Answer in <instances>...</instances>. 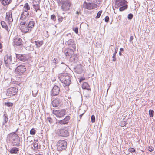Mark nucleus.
Returning <instances> with one entry per match:
<instances>
[{"mask_svg": "<svg viewBox=\"0 0 155 155\" xmlns=\"http://www.w3.org/2000/svg\"><path fill=\"white\" fill-rule=\"evenodd\" d=\"M126 124V121H122L121 122V127H124L125 126Z\"/></svg>", "mask_w": 155, "mask_h": 155, "instance_id": "nucleus-40", "label": "nucleus"}, {"mask_svg": "<svg viewBox=\"0 0 155 155\" xmlns=\"http://www.w3.org/2000/svg\"><path fill=\"white\" fill-rule=\"evenodd\" d=\"M70 119V117L69 116H67L64 119L59 121L58 124L61 125L67 124L68 122Z\"/></svg>", "mask_w": 155, "mask_h": 155, "instance_id": "nucleus-18", "label": "nucleus"}, {"mask_svg": "<svg viewBox=\"0 0 155 155\" xmlns=\"http://www.w3.org/2000/svg\"><path fill=\"white\" fill-rule=\"evenodd\" d=\"M15 54L16 58L22 61L25 62L27 59V57L25 55Z\"/></svg>", "mask_w": 155, "mask_h": 155, "instance_id": "nucleus-17", "label": "nucleus"}, {"mask_svg": "<svg viewBox=\"0 0 155 155\" xmlns=\"http://www.w3.org/2000/svg\"><path fill=\"white\" fill-rule=\"evenodd\" d=\"M83 7L85 9L91 10L96 8L97 7V5L96 4L93 3H87L85 1L83 3Z\"/></svg>", "mask_w": 155, "mask_h": 155, "instance_id": "nucleus-7", "label": "nucleus"}, {"mask_svg": "<svg viewBox=\"0 0 155 155\" xmlns=\"http://www.w3.org/2000/svg\"><path fill=\"white\" fill-rule=\"evenodd\" d=\"M18 91V89L16 88L11 87L7 90V94L8 96H12L15 95Z\"/></svg>", "mask_w": 155, "mask_h": 155, "instance_id": "nucleus-12", "label": "nucleus"}, {"mask_svg": "<svg viewBox=\"0 0 155 155\" xmlns=\"http://www.w3.org/2000/svg\"><path fill=\"white\" fill-rule=\"evenodd\" d=\"M115 56H116L115 53H114L113 54L112 58H113V59L112 61H115L116 60Z\"/></svg>", "mask_w": 155, "mask_h": 155, "instance_id": "nucleus-42", "label": "nucleus"}, {"mask_svg": "<svg viewBox=\"0 0 155 155\" xmlns=\"http://www.w3.org/2000/svg\"><path fill=\"white\" fill-rule=\"evenodd\" d=\"M8 115L6 113H4L3 115V121L2 123L3 125H4L5 123H7L8 121Z\"/></svg>", "mask_w": 155, "mask_h": 155, "instance_id": "nucleus-23", "label": "nucleus"}, {"mask_svg": "<svg viewBox=\"0 0 155 155\" xmlns=\"http://www.w3.org/2000/svg\"><path fill=\"white\" fill-rule=\"evenodd\" d=\"M59 5L62 4L61 8L63 11L69 10L71 6L69 0H56Z\"/></svg>", "mask_w": 155, "mask_h": 155, "instance_id": "nucleus-1", "label": "nucleus"}, {"mask_svg": "<svg viewBox=\"0 0 155 155\" xmlns=\"http://www.w3.org/2000/svg\"><path fill=\"white\" fill-rule=\"evenodd\" d=\"M82 88L83 89H88L89 86L87 83L84 82L82 84Z\"/></svg>", "mask_w": 155, "mask_h": 155, "instance_id": "nucleus-28", "label": "nucleus"}, {"mask_svg": "<svg viewBox=\"0 0 155 155\" xmlns=\"http://www.w3.org/2000/svg\"><path fill=\"white\" fill-rule=\"evenodd\" d=\"M5 104L8 107L12 106L13 105V104L11 102H8L7 103H5Z\"/></svg>", "mask_w": 155, "mask_h": 155, "instance_id": "nucleus-37", "label": "nucleus"}, {"mask_svg": "<svg viewBox=\"0 0 155 155\" xmlns=\"http://www.w3.org/2000/svg\"><path fill=\"white\" fill-rule=\"evenodd\" d=\"M6 20L9 24H10L13 21L12 13L11 11H9L6 12Z\"/></svg>", "mask_w": 155, "mask_h": 155, "instance_id": "nucleus-15", "label": "nucleus"}, {"mask_svg": "<svg viewBox=\"0 0 155 155\" xmlns=\"http://www.w3.org/2000/svg\"><path fill=\"white\" fill-rule=\"evenodd\" d=\"M91 121L92 123L95 122V117L94 115H92L91 117Z\"/></svg>", "mask_w": 155, "mask_h": 155, "instance_id": "nucleus-38", "label": "nucleus"}, {"mask_svg": "<svg viewBox=\"0 0 155 155\" xmlns=\"http://www.w3.org/2000/svg\"><path fill=\"white\" fill-rule=\"evenodd\" d=\"M36 133V130L34 128L32 129L30 131V134L31 135H34Z\"/></svg>", "mask_w": 155, "mask_h": 155, "instance_id": "nucleus-34", "label": "nucleus"}, {"mask_svg": "<svg viewBox=\"0 0 155 155\" xmlns=\"http://www.w3.org/2000/svg\"><path fill=\"white\" fill-rule=\"evenodd\" d=\"M30 9V8L29 5L28 3H26L24 6L23 9V11L26 10L27 11L29 10Z\"/></svg>", "mask_w": 155, "mask_h": 155, "instance_id": "nucleus-30", "label": "nucleus"}, {"mask_svg": "<svg viewBox=\"0 0 155 155\" xmlns=\"http://www.w3.org/2000/svg\"><path fill=\"white\" fill-rule=\"evenodd\" d=\"M70 60L72 62L75 61H76V57H75L74 55H72L70 57Z\"/></svg>", "mask_w": 155, "mask_h": 155, "instance_id": "nucleus-33", "label": "nucleus"}, {"mask_svg": "<svg viewBox=\"0 0 155 155\" xmlns=\"http://www.w3.org/2000/svg\"><path fill=\"white\" fill-rule=\"evenodd\" d=\"M12 144L14 146H18L20 144V139L19 138H18V139H15L14 140L12 141Z\"/></svg>", "mask_w": 155, "mask_h": 155, "instance_id": "nucleus-24", "label": "nucleus"}, {"mask_svg": "<svg viewBox=\"0 0 155 155\" xmlns=\"http://www.w3.org/2000/svg\"><path fill=\"white\" fill-rule=\"evenodd\" d=\"M31 50H33V48H31Z\"/></svg>", "mask_w": 155, "mask_h": 155, "instance_id": "nucleus-60", "label": "nucleus"}, {"mask_svg": "<svg viewBox=\"0 0 155 155\" xmlns=\"http://www.w3.org/2000/svg\"><path fill=\"white\" fill-rule=\"evenodd\" d=\"M117 51H118V48H116L115 49V53H115V54H116V53L117 52Z\"/></svg>", "mask_w": 155, "mask_h": 155, "instance_id": "nucleus-51", "label": "nucleus"}, {"mask_svg": "<svg viewBox=\"0 0 155 155\" xmlns=\"http://www.w3.org/2000/svg\"><path fill=\"white\" fill-rule=\"evenodd\" d=\"M58 135L61 137H66L68 135V132L66 129L62 128L57 131Z\"/></svg>", "mask_w": 155, "mask_h": 155, "instance_id": "nucleus-10", "label": "nucleus"}, {"mask_svg": "<svg viewBox=\"0 0 155 155\" xmlns=\"http://www.w3.org/2000/svg\"><path fill=\"white\" fill-rule=\"evenodd\" d=\"M116 5L118 7H121L119 8L120 11H123L127 8V5L125 0H116Z\"/></svg>", "mask_w": 155, "mask_h": 155, "instance_id": "nucleus-4", "label": "nucleus"}, {"mask_svg": "<svg viewBox=\"0 0 155 155\" xmlns=\"http://www.w3.org/2000/svg\"><path fill=\"white\" fill-rule=\"evenodd\" d=\"M22 41V39L21 38H16L14 40V45L19 46L21 45Z\"/></svg>", "mask_w": 155, "mask_h": 155, "instance_id": "nucleus-21", "label": "nucleus"}, {"mask_svg": "<svg viewBox=\"0 0 155 155\" xmlns=\"http://www.w3.org/2000/svg\"><path fill=\"white\" fill-rule=\"evenodd\" d=\"M53 61L54 62L56 63V59L55 58H54V59L53 60Z\"/></svg>", "mask_w": 155, "mask_h": 155, "instance_id": "nucleus-52", "label": "nucleus"}, {"mask_svg": "<svg viewBox=\"0 0 155 155\" xmlns=\"http://www.w3.org/2000/svg\"><path fill=\"white\" fill-rule=\"evenodd\" d=\"M12 0H2V4L4 5L5 6L10 3Z\"/></svg>", "mask_w": 155, "mask_h": 155, "instance_id": "nucleus-29", "label": "nucleus"}, {"mask_svg": "<svg viewBox=\"0 0 155 155\" xmlns=\"http://www.w3.org/2000/svg\"><path fill=\"white\" fill-rule=\"evenodd\" d=\"M133 39V37L132 36H131L130 38V41L131 42Z\"/></svg>", "mask_w": 155, "mask_h": 155, "instance_id": "nucleus-50", "label": "nucleus"}, {"mask_svg": "<svg viewBox=\"0 0 155 155\" xmlns=\"http://www.w3.org/2000/svg\"><path fill=\"white\" fill-rule=\"evenodd\" d=\"M60 100L58 98H56L52 102V104L54 107H57L60 104Z\"/></svg>", "mask_w": 155, "mask_h": 155, "instance_id": "nucleus-20", "label": "nucleus"}, {"mask_svg": "<svg viewBox=\"0 0 155 155\" xmlns=\"http://www.w3.org/2000/svg\"><path fill=\"white\" fill-rule=\"evenodd\" d=\"M29 15V12L28 11L26 10L23 11L20 18V22L27 21V18L28 17Z\"/></svg>", "mask_w": 155, "mask_h": 155, "instance_id": "nucleus-11", "label": "nucleus"}, {"mask_svg": "<svg viewBox=\"0 0 155 155\" xmlns=\"http://www.w3.org/2000/svg\"><path fill=\"white\" fill-rule=\"evenodd\" d=\"M2 48V46H1V44L0 43V49H1Z\"/></svg>", "mask_w": 155, "mask_h": 155, "instance_id": "nucleus-59", "label": "nucleus"}, {"mask_svg": "<svg viewBox=\"0 0 155 155\" xmlns=\"http://www.w3.org/2000/svg\"><path fill=\"white\" fill-rule=\"evenodd\" d=\"M35 24V23L34 21H30L28 23V27H29V28L31 29V28H33Z\"/></svg>", "mask_w": 155, "mask_h": 155, "instance_id": "nucleus-31", "label": "nucleus"}, {"mask_svg": "<svg viewBox=\"0 0 155 155\" xmlns=\"http://www.w3.org/2000/svg\"><path fill=\"white\" fill-rule=\"evenodd\" d=\"M38 90H37L36 91H32V94L34 97H35L36 96V94L38 92Z\"/></svg>", "mask_w": 155, "mask_h": 155, "instance_id": "nucleus-43", "label": "nucleus"}, {"mask_svg": "<svg viewBox=\"0 0 155 155\" xmlns=\"http://www.w3.org/2000/svg\"><path fill=\"white\" fill-rule=\"evenodd\" d=\"M27 21L20 22L21 30L23 33H26L31 31V29L27 25Z\"/></svg>", "mask_w": 155, "mask_h": 155, "instance_id": "nucleus-5", "label": "nucleus"}, {"mask_svg": "<svg viewBox=\"0 0 155 155\" xmlns=\"http://www.w3.org/2000/svg\"><path fill=\"white\" fill-rule=\"evenodd\" d=\"M18 151V149L17 148L13 147L11 149L10 152L11 153H17Z\"/></svg>", "mask_w": 155, "mask_h": 155, "instance_id": "nucleus-27", "label": "nucleus"}, {"mask_svg": "<svg viewBox=\"0 0 155 155\" xmlns=\"http://www.w3.org/2000/svg\"><path fill=\"white\" fill-rule=\"evenodd\" d=\"M33 147L35 149H37L38 147V144L36 142H35L33 143Z\"/></svg>", "mask_w": 155, "mask_h": 155, "instance_id": "nucleus-36", "label": "nucleus"}, {"mask_svg": "<svg viewBox=\"0 0 155 155\" xmlns=\"http://www.w3.org/2000/svg\"><path fill=\"white\" fill-rule=\"evenodd\" d=\"M87 1L88 2H94V0H87Z\"/></svg>", "mask_w": 155, "mask_h": 155, "instance_id": "nucleus-56", "label": "nucleus"}, {"mask_svg": "<svg viewBox=\"0 0 155 155\" xmlns=\"http://www.w3.org/2000/svg\"><path fill=\"white\" fill-rule=\"evenodd\" d=\"M124 51V49L123 48H120V51Z\"/></svg>", "mask_w": 155, "mask_h": 155, "instance_id": "nucleus-53", "label": "nucleus"}, {"mask_svg": "<svg viewBox=\"0 0 155 155\" xmlns=\"http://www.w3.org/2000/svg\"><path fill=\"white\" fill-rule=\"evenodd\" d=\"M67 142L64 140H60L58 141L56 146L57 150L59 151H61L65 150L67 147Z\"/></svg>", "mask_w": 155, "mask_h": 155, "instance_id": "nucleus-3", "label": "nucleus"}, {"mask_svg": "<svg viewBox=\"0 0 155 155\" xmlns=\"http://www.w3.org/2000/svg\"><path fill=\"white\" fill-rule=\"evenodd\" d=\"M63 18L62 17L58 19V20L59 22H61L62 21Z\"/></svg>", "mask_w": 155, "mask_h": 155, "instance_id": "nucleus-49", "label": "nucleus"}, {"mask_svg": "<svg viewBox=\"0 0 155 155\" xmlns=\"http://www.w3.org/2000/svg\"><path fill=\"white\" fill-rule=\"evenodd\" d=\"M109 17L108 16H106L105 18V19H104L105 21L106 22H107L109 21Z\"/></svg>", "mask_w": 155, "mask_h": 155, "instance_id": "nucleus-48", "label": "nucleus"}, {"mask_svg": "<svg viewBox=\"0 0 155 155\" xmlns=\"http://www.w3.org/2000/svg\"><path fill=\"white\" fill-rule=\"evenodd\" d=\"M60 90V88L58 86H54L52 90L51 95L52 96H54L58 95L59 92Z\"/></svg>", "mask_w": 155, "mask_h": 155, "instance_id": "nucleus-16", "label": "nucleus"}, {"mask_svg": "<svg viewBox=\"0 0 155 155\" xmlns=\"http://www.w3.org/2000/svg\"><path fill=\"white\" fill-rule=\"evenodd\" d=\"M51 18L54 21H55L56 20V16L54 15H51Z\"/></svg>", "mask_w": 155, "mask_h": 155, "instance_id": "nucleus-39", "label": "nucleus"}, {"mask_svg": "<svg viewBox=\"0 0 155 155\" xmlns=\"http://www.w3.org/2000/svg\"><path fill=\"white\" fill-rule=\"evenodd\" d=\"M35 44L37 48H39L40 47L41 45H42L43 44V42L42 41H35Z\"/></svg>", "mask_w": 155, "mask_h": 155, "instance_id": "nucleus-26", "label": "nucleus"}, {"mask_svg": "<svg viewBox=\"0 0 155 155\" xmlns=\"http://www.w3.org/2000/svg\"><path fill=\"white\" fill-rule=\"evenodd\" d=\"M129 151L131 152H134L135 151V150L133 148H130L129 149Z\"/></svg>", "mask_w": 155, "mask_h": 155, "instance_id": "nucleus-45", "label": "nucleus"}, {"mask_svg": "<svg viewBox=\"0 0 155 155\" xmlns=\"http://www.w3.org/2000/svg\"><path fill=\"white\" fill-rule=\"evenodd\" d=\"M61 64H65L64 63H63V62H62L61 63Z\"/></svg>", "mask_w": 155, "mask_h": 155, "instance_id": "nucleus-61", "label": "nucleus"}, {"mask_svg": "<svg viewBox=\"0 0 155 155\" xmlns=\"http://www.w3.org/2000/svg\"><path fill=\"white\" fill-rule=\"evenodd\" d=\"M1 24L2 27L8 31V28L6 23L4 21H2L1 22Z\"/></svg>", "mask_w": 155, "mask_h": 155, "instance_id": "nucleus-25", "label": "nucleus"}, {"mask_svg": "<svg viewBox=\"0 0 155 155\" xmlns=\"http://www.w3.org/2000/svg\"><path fill=\"white\" fill-rule=\"evenodd\" d=\"M65 54L67 57H70L72 56V55H74V52L73 50L70 49L68 51L65 52Z\"/></svg>", "mask_w": 155, "mask_h": 155, "instance_id": "nucleus-22", "label": "nucleus"}, {"mask_svg": "<svg viewBox=\"0 0 155 155\" xmlns=\"http://www.w3.org/2000/svg\"><path fill=\"white\" fill-rule=\"evenodd\" d=\"M47 121H48V122L50 124H51L52 122V119L51 118H50V117H48L47 119Z\"/></svg>", "mask_w": 155, "mask_h": 155, "instance_id": "nucleus-44", "label": "nucleus"}, {"mask_svg": "<svg viewBox=\"0 0 155 155\" xmlns=\"http://www.w3.org/2000/svg\"><path fill=\"white\" fill-rule=\"evenodd\" d=\"M26 71L25 67L22 65L18 66L15 69V72L18 75H21Z\"/></svg>", "mask_w": 155, "mask_h": 155, "instance_id": "nucleus-8", "label": "nucleus"}, {"mask_svg": "<svg viewBox=\"0 0 155 155\" xmlns=\"http://www.w3.org/2000/svg\"><path fill=\"white\" fill-rule=\"evenodd\" d=\"M67 43L70 47L74 49H75L76 48L75 41L72 39H71L69 40L68 41Z\"/></svg>", "mask_w": 155, "mask_h": 155, "instance_id": "nucleus-19", "label": "nucleus"}, {"mask_svg": "<svg viewBox=\"0 0 155 155\" xmlns=\"http://www.w3.org/2000/svg\"><path fill=\"white\" fill-rule=\"evenodd\" d=\"M102 13V11H99L97 13V16L95 17L96 18H99L100 16L101 13Z\"/></svg>", "mask_w": 155, "mask_h": 155, "instance_id": "nucleus-35", "label": "nucleus"}, {"mask_svg": "<svg viewBox=\"0 0 155 155\" xmlns=\"http://www.w3.org/2000/svg\"><path fill=\"white\" fill-rule=\"evenodd\" d=\"M153 148L152 147H148V150L150 152H152L153 150Z\"/></svg>", "mask_w": 155, "mask_h": 155, "instance_id": "nucleus-47", "label": "nucleus"}, {"mask_svg": "<svg viewBox=\"0 0 155 155\" xmlns=\"http://www.w3.org/2000/svg\"><path fill=\"white\" fill-rule=\"evenodd\" d=\"M80 71H81V68H80Z\"/></svg>", "mask_w": 155, "mask_h": 155, "instance_id": "nucleus-62", "label": "nucleus"}, {"mask_svg": "<svg viewBox=\"0 0 155 155\" xmlns=\"http://www.w3.org/2000/svg\"><path fill=\"white\" fill-rule=\"evenodd\" d=\"M60 81L66 86H68L70 84L71 78L67 74H62L59 77Z\"/></svg>", "mask_w": 155, "mask_h": 155, "instance_id": "nucleus-2", "label": "nucleus"}, {"mask_svg": "<svg viewBox=\"0 0 155 155\" xmlns=\"http://www.w3.org/2000/svg\"><path fill=\"white\" fill-rule=\"evenodd\" d=\"M154 111L152 110H149V114L150 117H152L153 116Z\"/></svg>", "mask_w": 155, "mask_h": 155, "instance_id": "nucleus-32", "label": "nucleus"}, {"mask_svg": "<svg viewBox=\"0 0 155 155\" xmlns=\"http://www.w3.org/2000/svg\"><path fill=\"white\" fill-rule=\"evenodd\" d=\"M83 114H81L80 115H79V117H80V118H81V117H82V115H83Z\"/></svg>", "mask_w": 155, "mask_h": 155, "instance_id": "nucleus-57", "label": "nucleus"}, {"mask_svg": "<svg viewBox=\"0 0 155 155\" xmlns=\"http://www.w3.org/2000/svg\"><path fill=\"white\" fill-rule=\"evenodd\" d=\"M73 30L77 34L78 33V28L75 27L73 29Z\"/></svg>", "mask_w": 155, "mask_h": 155, "instance_id": "nucleus-46", "label": "nucleus"}, {"mask_svg": "<svg viewBox=\"0 0 155 155\" xmlns=\"http://www.w3.org/2000/svg\"><path fill=\"white\" fill-rule=\"evenodd\" d=\"M84 79H83L82 78H81V79H80V81L81 82V81H82L83 80H84Z\"/></svg>", "mask_w": 155, "mask_h": 155, "instance_id": "nucleus-58", "label": "nucleus"}, {"mask_svg": "<svg viewBox=\"0 0 155 155\" xmlns=\"http://www.w3.org/2000/svg\"><path fill=\"white\" fill-rule=\"evenodd\" d=\"M80 13V12L78 11H77L76 12V14L78 15Z\"/></svg>", "mask_w": 155, "mask_h": 155, "instance_id": "nucleus-54", "label": "nucleus"}, {"mask_svg": "<svg viewBox=\"0 0 155 155\" xmlns=\"http://www.w3.org/2000/svg\"><path fill=\"white\" fill-rule=\"evenodd\" d=\"M5 64L7 67H9L12 63V57L10 55H7L4 57Z\"/></svg>", "mask_w": 155, "mask_h": 155, "instance_id": "nucleus-13", "label": "nucleus"}, {"mask_svg": "<svg viewBox=\"0 0 155 155\" xmlns=\"http://www.w3.org/2000/svg\"><path fill=\"white\" fill-rule=\"evenodd\" d=\"M133 15L131 13L129 14L128 16V18L130 20L131 19L133 18Z\"/></svg>", "mask_w": 155, "mask_h": 155, "instance_id": "nucleus-41", "label": "nucleus"}, {"mask_svg": "<svg viewBox=\"0 0 155 155\" xmlns=\"http://www.w3.org/2000/svg\"><path fill=\"white\" fill-rule=\"evenodd\" d=\"M53 113L55 114L58 117H61L64 116L66 114V110L65 109H62L61 110H53Z\"/></svg>", "mask_w": 155, "mask_h": 155, "instance_id": "nucleus-9", "label": "nucleus"}, {"mask_svg": "<svg viewBox=\"0 0 155 155\" xmlns=\"http://www.w3.org/2000/svg\"><path fill=\"white\" fill-rule=\"evenodd\" d=\"M41 0H33V7L34 8L36 12H38V14H37L38 16L40 18L41 15V10L39 8V4Z\"/></svg>", "mask_w": 155, "mask_h": 155, "instance_id": "nucleus-6", "label": "nucleus"}, {"mask_svg": "<svg viewBox=\"0 0 155 155\" xmlns=\"http://www.w3.org/2000/svg\"><path fill=\"white\" fill-rule=\"evenodd\" d=\"M119 55L120 56L122 55V54L121 53V51H119Z\"/></svg>", "mask_w": 155, "mask_h": 155, "instance_id": "nucleus-55", "label": "nucleus"}, {"mask_svg": "<svg viewBox=\"0 0 155 155\" xmlns=\"http://www.w3.org/2000/svg\"><path fill=\"white\" fill-rule=\"evenodd\" d=\"M7 138L9 141L12 142L15 139L19 138V136L15 133H11L8 135Z\"/></svg>", "mask_w": 155, "mask_h": 155, "instance_id": "nucleus-14", "label": "nucleus"}]
</instances>
